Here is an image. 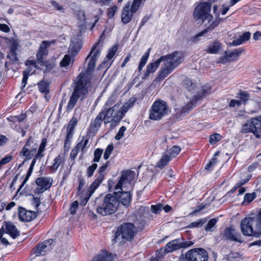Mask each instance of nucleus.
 Here are the masks:
<instances>
[{
	"label": "nucleus",
	"mask_w": 261,
	"mask_h": 261,
	"mask_svg": "<svg viewBox=\"0 0 261 261\" xmlns=\"http://www.w3.org/2000/svg\"><path fill=\"white\" fill-rule=\"evenodd\" d=\"M184 58V53L179 51H174L169 55L162 56L164 63L159 72L158 79L162 80L167 77L182 62Z\"/></svg>",
	"instance_id": "f257e3e1"
},
{
	"label": "nucleus",
	"mask_w": 261,
	"mask_h": 261,
	"mask_svg": "<svg viewBox=\"0 0 261 261\" xmlns=\"http://www.w3.org/2000/svg\"><path fill=\"white\" fill-rule=\"evenodd\" d=\"M76 86L68 101L66 111L69 112L74 108L79 98L83 99L84 96L88 93L90 86V82L88 77L81 73L76 79Z\"/></svg>",
	"instance_id": "f03ea898"
},
{
	"label": "nucleus",
	"mask_w": 261,
	"mask_h": 261,
	"mask_svg": "<svg viewBox=\"0 0 261 261\" xmlns=\"http://www.w3.org/2000/svg\"><path fill=\"white\" fill-rule=\"evenodd\" d=\"M136 177V173L134 171L126 170L122 171L119 179L114 188L115 190L114 194L115 195L119 194L126 195V196L132 195V189L133 182Z\"/></svg>",
	"instance_id": "7ed1b4c3"
},
{
	"label": "nucleus",
	"mask_w": 261,
	"mask_h": 261,
	"mask_svg": "<svg viewBox=\"0 0 261 261\" xmlns=\"http://www.w3.org/2000/svg\"><path fill=\"white\" fill-rule=\"evenodd\" d=\"M136 233V228L133 224L130 223H124L117 228L113 241L114 242H121V240L123 239L131 241Z\"/></svg>",
	"instance_id": "20e7f679"
},
{
	"label": "nucleus",
	"mask_w": 261,
	"mask_h": 261,
	"mask_svg": "<svg viewBox=\"0 0 261 261\" xmlns=\"http://www.w3.org/2000/svg\"><path fill=\"white\" fill-rule=\"evenodd\" d=\"M169 108L167 102L158 99L152 104L149 111V118L153 120H158L167 115Z\"/></svg>",
	"instance_id": "39448f33"
},
{
	"label": "nucleus",
	"mask_w": 261,
	"mask_h": 261,
	"mask_svg": "<svg viewBox=\"0 0 261 261\" xmlns=\"http://www.w3.org/2000/svg\"><path fill=\"white\" fill-rule=\"evenodd\" d=\"M119 205L117 197H105L103 203L97 208V212L102 216L111 215L116 212Z\"/></svg>",
	"instance_id": "423d86ee"
},
{
	"label": "nucleus",
	"mask_w": 261,
	"mask_h": 261,
	"mask_svg": "<svg viewBox=\"0 0 261 261\" xmlns=\"http://www.w3.org/2000/svg\"><path fill=\"white\" fill-rule=\"evenodd\" d=\"M102 112H104L105 117V123L110 122H119L123 117V114L120 111V105H115L111 108L105 109Z\"/></svg>",
	"instance_id": "0eeeda50"
},
{
	"label": "nucleus",
	"mask_w": 261,
	"mask_h": 261,
	"mask_svg": "<svg viewBox=\"0 0 261 261\" xmlns=\"http://www.w3.org/2000/svg\"><path fill=\"white\" fill-rule=\"evenodd\" d=\"M210 2H203L200 3L195 9L194 16L196 20L200 19L203 22L207 18H210V12L211 10V2H214V0H209Z\"/></svg>",
	"instance_id": "6e6552de"
},
{
	"label": "nucleus",
	"mask_w": 261,
	"mask_h": 261,
	"mask_svg": "<svg viewBox=\"0 0 261 261\" xmlns=\"http://www.w3.org/2000/svg\"><path fill=\"white\" fill-rule=\"evenodd\" d=\"M242 132L244 133L252 132L257 138L261 137V117L252 118L245 124Z\"/></svg>",
	"instance_id": "1a4fd4ad"
},
{
	"label": "nucleus",
	"mask_w": 261,
	"mask_h": 261,
	"mask_svg": "<svg viewBox=\"0 0 261 261\" xmlns=\"http://www.w3.org/2000/svg\"><path fill=\"white\" fill-rule=\"evenodd\" d=\"M187 261H207L208 254L207 251L202 248H196L190 249L185 254Z\"/></svg>",
	"instance_id": "9d476101"
},
{
	"label": "nucleus",
	"mask_w": 261,
	"mask_h": 261,
	"mask_svg": "<svg viewBox=\"0 0 261 261\" xmlns=\"http://www.w3.org/2000/svg\"><path fill=\"white\" fill-rule=\"evenodd\" d=\"M208 90L204 89L203 88L198 92V94L195 95L194 97L190 100H188L185 103V105L182 107L178 112L181 115H185L189 113L195 106L196 101L204 96L208 93Z\"/></svg>",
	"instance_id": "9b49d317"
},
{
	"label": "nucleus",
	"mask_w": 261,
	"mask_h": 261,
	"mask_svg": "<svg viewBox=\"0 0 261 261\" xmlns=\"http://www.w3.org/2000/svg\"><path fill=\"white\" fill-rule=\"evenodd\" d=\"M109 162H108L106 164L102 165L99 169V174L98 175L95 180L91 184V185L88 188L87 191V195L91 196L99 185L102 182L104 179L105 175L103 172L106 170L108 167Z\"/></svg>",
	"instance_id": "f8f14e48"
},
{
	"label": "nucleus",
	"mask_w": 261,
	"mask_h": 261,
	"mask_svg": "<svg viewBox=\"0 0 261 261\" xmlns=\"http://www.w3.org/2000/svg\"><path fill=\"white\" fill-rule=\"evenodd\" d=\"M53 240L49 239L38 244L34 249V253L37 256L45 255L53 249Z\"/></svg>",
	"instance_id": "ddd939ff"
},
{
	"label": "nucleus",
	"mask_w": 261,
	"mask_h": 261,
	"mask_svg": "<svg viewBox=\"0 0 261 261\" xmlns=\"http://www.w3.org/2000/svg\"><path fill=\"white\" fill-rule=\"evenodd\" d=\"M254 218L249 217L243 219L241 222V228L242 233L245 236H255L256 232L252 228Z\"/></svg>",
	"instance_id": "4468645a"
},
{
	"label": "nucleus",
	"mask_w": 261,
	"mask_h": 261,
	"mask_svg": "<svg viewBox=\"0 0 261 261\" xmlns=\"http://www.w3.org/2000/svg\"><path fill=\"white\" fill-rule=\"evenodd\" d=\"M37 147V145L31 141V138H30L22 147L20 154L29 160L34 155Z\"/></svg>",
	"instance_id": "2eb2a0df"
},
{
	"label": "nucleus",
	"mask_w": 261,
	"mask_h": 261,
	"mask_svg": "<svg viewBox=\"0 0 261 261\" xmlns=\"http://www.w3.org/2000/svg\"><path fill=\"white\" fill-rule=\"evenodd\" d=\"M244 50L242 48H238L234 51H226L224 53L223 57L220 58L219 62L225 63L227 62L237 61L239 56L243 52Z\"/></svg>",
	"instance_id": "dca6fc26"
},
{
	"label": "nucleus",
	"mask_w": 261,
	"mask_h": 261,
	"mask_svg": "<svg viewBox=\"0 0 261 261\" xmlns=\"http://www.w3.org/2000/svg\"><path fill=\"white\" fill-rule=\"evenodd\" d=\"M35 182L38 186L37 190L39 193H42L50 187L53 179L49 177H41L37 178Z\"/></svg>",
	"instance_id": "f3484780"
},
{
	"label": "nucleus",
	"mask_w": 261,
	"mask_h": 261,
	"mask_svg": "<svg viewBox=\"0 0 261 261\" xmlns=\"http://www.w3.org/2000/svg\"><path fill=\"white\" fill-rule=\"evenodd\" d=\"M19 219L23 222H29L35 219L37 214L36 212L27 210L25 208L20 207L18 210Z\"/></svg>",
	"instance_id": "a211bd4d"
},
{
	"label": "nucleus",
	"mask_w": 261,
	"mask_h": 261,
	"mask_svg": "<svg viewBox=\"0 0 261 261\" xmlns=\"http://www.w3.org/2000/svg\"><path fill=\"white\" fill-rule=\"evenodd\" d=\"M207 23L206 24V28L203 31L200 32L197 35L198 36H202L204 34L213 30L220 22L221 19L220 18H213L211 15V18H207Z\"/></svg>",
	"instance_id": "6ab92c4d"
},
{
	"label": "nucleus",
	"mask_w": 261,
	"mask_h": 261,
	"mask_svg": "<svg viewBox=\"0 0 261 261\" xmlns=\"http://www.w3.org/2000/svg\"><path fill=\"white\" fill-rule=\"evenodd\" d=\"M224 236L227 239L230 240L241 242L240 240L241 236L239 233L237 232L236 230L232 227L226 228L224 231Z\"/></svg>",
	"instance_id": "aec40b11"
},
{
	"label": "nucleus",
	"mask_w": 261,
	"mask_h": 261,
	"mask_svg": "<svg viewBox=\"0 0 261 261\" xmlns=\"http://www.w3.org/2000/svg\"><path fill=\"white\" fill-rule=\"evenodd\" d=\"M115 256L107 251H103L94 256L92 261H113Z\"/></svg>",
	"instance_id": "412c9836"
},
{
	"label": "nucleus",
	"mask_w": 261,
	"mask_h": 261,
	"mask_svg": "<svg viewBox=\"0 0 261 261\" xmlns=\"http://www.w3.org/2000/svg\"><path fill=\"white\" fill-rule=\"evenodd\" d=\"M132 12L129 10V4H127L124 8L121 14V20L124 24L128 23L132 17Z\"/></svg>",
	"instance_id": "4be33fe9"
},
{
	"label": "nucleus",
	"mask_w": 261,
	"mask_h": 261,
	"mask_svg": "<svg viewBox=\"0 0 261 261\" xmlns=\"http://www.w3.org/2000/svg\"><path fill=\"white\" fill-rule=\"evenodd\" d=\"M5 227L6 232L10 235L13 239H15L19 236V232L17 229L11 222H6Z\"/></svg>",
	"instance_id": "5701e85b"
},
{
	"label": "nucleus",
	"mask_w": 261,
	"mask_h": 261,
	"mask_svg": "<svg viewBox=\"0 0 261 261\" xmlns=\"http://www.w3.org/2000/svg\"><path fill=\"white\" fill-rule=\"evenodd\" d=\"M161 62H163L161 57L155 60L154 62H152L149 64L146 68V72L145 73V75L146 76H148L150 73H152L156 70V69L159 66Z\"/></svg>",
	"instance_id": "b1692460"
},
{
	"label": "nucleus",
	"mask_w": 261,
	"mask_h": 261,
	"mask_svg": "<svg viewBox=\"0 0 261 261\" xmlns=\"http://www.w3.org/2000/svg\"><path fill=\"white\" fill-rule=\"evenodd\" d=\"M171 159H172L170 158L169 154L165 152L162 154L161 159L156 163V167L160 169H163L168 164Z\"/></svg>",
	"instance_id": "393cba45"
},
{
	"label": "nucleus",
	"mask_w": 261,
	"mask_h": 261,
	"mask_svg": "<svg viewBox=\"0 0 261 261\" xmlns=\"http://www.w3.org/2000/svg\"><path fill=\"white\" fill-rule=\"evenodd\" d=\"M166 249L169 252L180 249L179 239H175L165 245Z\"/></svg>",
	"instance_id": "a878e982"
},
{
	"label": "nucleus",
	"mask_w": 261,
	"mask_h": 261,
	"mask_svg": "<svg viewBox=\"0 0 261 261\" xmlns=\"http://www.w3.org/2000/svg\"><path fill=\"white\" fill-rule=\"evenodd\" d=\"M101 50V48L99 47V43H97L92 47L91 50L86 59L91 56V59L97 61L100 56Z\"/></svg>",
	"instance_id": "bb28decb"
},
{
	"label": "nucleus",
	"mask_w": 261,
	"mask_h": 261,
	"mask_svg": "<svg viewBox=\"0 0 261 261\" xmlns=\"http://www.w3.org/2000/svg\"><path fill=\"white\" fill-rule=\"evenodd\" d=\"M138 215L142 219H150L152 217L150 213L149 208L147 206H141L138 211Z\"/></svg>",
	"instance_id": "cd10ccee"
},
{
	"label": "nucleus",
	"mask_w": 261,
	"mask_h": 261,
	"mask_svg": "<svg viewBox=\"0 0 261 261\" xmlns=\"http://www.w3.org/2000/svg\"><path fill=\"white\" fill-rule=\"evenodd\" d=\"M251 34L247 32L244 33L239 38L233 40L231 43V45L233 46H237L241 44L244 41H247L250 38Z\"/></svg>",
	"instance_id": "c85d7f7f"
},
{
	"label": "nucleus",
	"mask_w": 261,
	"mask_h": 261,
	"mask_svg": "<svg viewBox=\"0 0 261 261\" xmlns=\"http://www.w3.org/2000/svg\"><path fill=\"white\" fill-rule=\"evenodd\" d=\"M135 101L136 98L133 97L130 98L127 102H126L122 107H120V111L123 114V116L126 112L134 106Z\"/></svg>",
	"instance_id": "c756f323"
},
{
	"label": "nucleus",
	"mask_w": 261,
	"mask_h": 261,
	"mask_svg": "<svg viewBox=\"0 0 261 261\" xmlns=\"http://www.w3.org/2000/svg\"><path fill=\"white\" fill-rule=\"evenodd\" d=\"M103 120H104V122L105 121L104 112H101L95 119L92 124V127L94 129H97L100 126Z\"/></svg>",
	"instance_id": "7c9ffc66"
},
{
	"label": "nucleus",
	"mask_w": 261,
	"mask_h": 261,
	"mask_svg": "<svg viewBox=\"0 0 261 261\" xmlns=\"http://www.w3.org/2000/svg\"><path fill=\"white\" fill-rule=\"evenodd\" d=\"M77 17L79 20V27L80 28V32H81L86 28V21L84 12L82 11L79 12L77 14Z\"/></svg>",
	"instance_id": "2f4dec72"
},
{
	"label": "nucleus",
	"mask_w": 261,
	"mask_h": 261,
	"mask_svg": "<svg viewBox=\"0 0 261 261\" xmlns=\"http://www.w3.org/2000/svg\"><path fill=\"white\" fill-rule=\"evenodd\" d=\"M184 85L189 91L192 92L195 90L196 87L197 86V84L196 82L189 78H186L184 81Z\"/></svg>",
	"instance_id": "473e14b6"
},
{
	"label": "nucleus",
	"mask_w": 261,
	"mask_h": 261,
	"mask_svg": "<svg viewBox=\"0 0 261 261\" xmlns=\"http://www.w3.org/2000/svg\"><path fill=\"white\" fill-rule=\"evenodd\" d=\"M208 203L203 202V203H201L200 204L197 205L196 207L195 210L193 211V212H192V213H191L190 214V216H193L196 215L197 213L199 212L201 210H203L204 208H205V207L208 206L211 203V202L212 201H213L214 198H208Z\"/></svg>",
	"instance_id": "72a5a7b5"
},
{
	"label": "nucleus",
	"mask_w": 261,
	"mask_h": 261,
	"mask_svg": "<svg viewBox=\"0 0 261 261\" xmlns=\"http://www.w3.org/2000/svg\"><path fill=\"white\" fill-rule=\"evenodd\" d=\"M47 143V140L46 138H43L41 141V143L40 145L37 153L35 155L36 159H41L44 156L43 152L44 151L46 147Z\"/></svg>",
	"instance_id": "f704fd0d"
},
{
	"label": "nucleus",
	"mask_w": 261,
	"mask_h": 261,
	"mask_svg": "<svg viewBox=\"0 0 261 261\" xmlns=\"http://www.w3.org/2000/svg\"><path fill=\"white\" fill-rule=\"evenodd\" d=\"M49 83L42 80L38 84L39 91L42 93L47 94L49 92Z\"/></svg>",
	"instance_id": "c9c22d12"
},
{
	"label": "nucleus",
	"mask_w": 261,
	"mask_h": 261,
	"mask_svg": "<svg viewBox=\"0 0 261 261\" xmlns=\"http://www.w3.org/2000/svg\"><path fill=\"white\" fill-rule=\"evenodd\" d=\"M150 50H151V48H148L147 50V51H146V53L144 54V55L141 58L140 62L139 64V66H138V70L139 71H141V70L142 69L143 67L146 64V63L147 61L148 58L149 57Z\"/></svg>",
	"instance_id": "e433bc0d"
},
{
	"label": "nucleus",
	"mask_w": 261,
	"mask_h": 261,
	"mask_svg": "<svg viewBox=\"0 0 261 261\" xmlns=\"http://www.w3.org/2000/svg\"><path fill=\"white\" fill-rule=\"evenodd\" d=\"M150 50H151V48H148L147 50V51H146V53L144 54V55L141 58L140 62L139 64V66H138V70L139 71H141V70L142 69L143 67L146 64V63L147 61L148 58L149 57Z\"/></svg>",
	"instance_id": "4c0bfd02"
},
{
	"label": "nucleus",
	"mask_w": 261,
	"mask_h": 261,
	"mask_svg": "<svg viewBox=\"0 0 261 261\" xmlns=\"http://www.w3.org/2000/svg\"><path fill=\"white\" fill-rule=\"evenodd\" d=\"M221 49V45L219 42H214L210 45L207 52L210 54H217Z\"/></svg>",
	"instance_id": "58836bf2"
},
{
	"label": "nucleus",
	"mask_w": 261,
	"mask_h": 261,
	"mask_svg": "<svg viewBox=\"0 0 261 261\" xmlns=\"http://www.w3.org/2000/svg\"><path fill=\"white\" fill-rule=\"evenodd\" d=\"M89 140L86 138L85 137H82V140L79 142L75 146V148L79 150H81L82 153H84V149L86 147L87 144L88 143Z\"/></svg>",
	"instance_id": "ea45409f"
},
{
	"label": "nucleus",
	"mask_w": 261,
	"mask_h": 261,
	"mask_svg": "<svg viewBox=\"0 0 261 261\" xmlns=\"http://www.w3.org/2000/svg\"><path fill=\"white\" fill-rule=\"evenodd\" d=\"M37 159H36L35 158L33 160L32 163H31V164L30 165V168L29 169V171H28L27 172V176L26 177H25L23 181L22 182V183L21 184V185L20 186L18 190H17V192H18L21 189V188L24 185V184L26 183V182L27 181L28 179V178L30 176V175H31L32 172V170H33V167L34 166V164H35L36 163V161Z\"/></svg>",
	"instance_id": "a19ab883"
},
{
	"label": "nucleus",
	"mask_w": 261,
	"mask_h": 261,
	"mask_svg": "<svg viewBox=\"0 0 261 261\" xmlns=\"http://www.w3.org/2000/svg\"><path fill=\"white\" fill-rule=\"evenodd\" d=\"M181 149L179 146L175 145L170 148L168 151H166L168 153L171 159L175 157L180 151Z\"/></svg>",
	"instance_id": "79ce46f5"
},
{
	"label": "nucleus",
	"mask_w": 261,
	"mask_h": 261,
	"mask_svg": "<svg viewBox=\"0 0 261 261\" xmlns=\"http://www.w3.org/2000/svg\"><path fill=\"white\" fill-rule=\"evenodd\" d=\"M71 63V57L68 55L64 56L63 59L61 61L60 65L61 67L67 69Z\"/></svg>",
	"instance_id": "37998d69"
},
{
	"label": "nucleus",
	"mask_w": 261,
	"mask_h": 261,
	"mask_svg": "<svg viewBox=\"0 0 261 261\" xmlns=\"http://www.w3.org/2000/svg\"><path fill=\"white\" fill-rule=\"evenodd\" d=\"M50 45V42H47L46 41H43L41 43L40 47L38 53H41L42 54H44V55H46L47 54V48Z\"/></svg>",
	"instance_id": "c03bdc74"
},
{
	"label": "nucleus",
	"mask_w": 261,
	"mask_h": 261,
	"mask_svg": "<svg viewBox=\"0 0 261 261\" xmlns=\"http://www.w3.org/2000/svg\"><path fill=\"white\" fill-rule=\"evenodd\" d=\"M62 160V158L61 155H59L54 160V163L51 166L50 169L53 171H56L59 168Z\"/></svg>",
	"instance_id": "a18cd8bd"
},
{
	"label": "nucleus",
	"mask_w": 261,
	"mask_h": 261,
	"mask_svg": "<svg viewBox=\"0 0 261 261\" xmlns=\"http://www.w3.org/2000/svg\"><path fill=\"white\" fill-rule=\"evenodd\" d=\"M206 221V219H200L197 221L191 223L188 226V228H192L194 227H200Z\"/></svg>",
	"instance_id": "49530a36"
},
{
	"label": "nucleus",
	"mask_w": 261,
	"mask_h": 261,
	"mask_svg": "<svg viewBox=\"0 0 261 261\" xmlns=\"http://www.w3.org/2000/svg\"><path fill=\"white\" fill-rule=\"evenodd\" d=\"M217 222V219L213 218L211 219L205 227V230L206 231H212L213 228L215 226Z\"/></svg>",
	"instance_id": "de8ad7c7"
},
{
	"label": "nucleus",
	"mask_w": 261,
	"mask_h": 261,
	"mask_svg": "<svg viewBox=\"0 0 261 261\" xmlns=\"http://www.w3.org/2000/svg\"><path fill=\"white\" fill-rule=\"evenodd\" d=\"M167 253H169V252L166 250L165 247L164 248H161L156 251L155 259L157 260H159V259L164 257Z\"/></svg>",
	"instance_id": "09e8293b"
},
{
	"label": "nucleus",
	"mask_w": 261,
	"mask_h": 261,
	"mask_svg": "<svg viewBox=\"0 0 261 261\" xmlns=\"http://www.w3.org/2000/svg\"><path fill=\"white\" fill-rule=\"evenodd\" d=\"M222 139V136L219 134L215 133L210 136V143L211 144H215Z\"/></svg>",
	"instance_id": "8fccbe9b"
},
{
	"label": "nucleus",
	"mask_w": 261,
	"mask_h": 261,
	"mask_svg": "<svg viewBox=\"0 0 261 261\" xmlns=\"http://www.w3.org/2000/svg\"><path fill=\"white\" fill-rule=\"evenodd\" d=\"M117 198L118 199V201L120 203H121L124 206H128L130 202L131 197H117Z\"/></svg>",
	"instance_id": "3c124183"
},
{
	"label": "nucleus",
	"mask_w": 261,
	"mask_h": 261,
	"mask_svg": "<svg viewBox=\"0 0 261 261\" xmlns=\"http://www.w3.org/2000/svg\"><path fill=\"white\" fill-rule=\"evenodd\" d=\"M79 205V202L78 201L75 200L73 201L71 204L69 208V212L70 214L73 215L75 214L76 210H77Z\"/></svg>",
	"instance_id": "603ef678"
},
{
	"label": "nucleus",
	"mask_w": 261,
	"mask_h": 261,
	"mask_svg": "<svg viewBox=\"0 0 261 261\" xmlns=\"http://www.w3.org/2000/svg\"><path fill=\"white\" fill-rule=\"evenodd\" d=\"M102 152L103 150L100 148H97L96 150H95L94 152V158L93 159V162H98L99 161Z\"/></svg>",
	"instance_id": "864d4df0"
},
{
	"label": "nucleus",
	"mask_w": 261,
	"mask_h": 261,
	"mask_svg": "<svg viewBox=\"0 0 261 261\" xmlns=\"http://www.w3.org/2000/svg\"><path fill=\"white\" fill-rule=\"evenodd\" d=\"M113 149L114 147L112 144H110L107 146L103 154V158L105 160H107L109 159Z\"/></svg>",
	"instance_id": "5fc2aeb1"
},
{
	"label": "nucleus",
	"mask_w": 261,
	"mask_h": 261,
	"mask_svg": "<svg viewBox=\"0 0 261 261\" xmlns=\"http://www.w3.org/2000/svg\"><path fill=\"white\" fill-rule=\"evenodd\" d=\"M143 0H134L131 7L132 13L136 12L140 7Z\"/></svg>",
	"instance_id": "6e6d98bb"
},
{
	"label": "nucleus",
	"mask_w": 261,
	"mask_h": 261,
	"mask_svg": "<svg viewBox=\"0 0 261 261\" xmlns=\"http://www.w3.org/2000/svg\"><path fill=\"white\" fill-rule=\"evenodd\" d=\"M254 222H256V229L261 233V210L258 212L256 219H254Z\"/></svg>",
	"instance_id": "4d7b16f0"
},
{
	"label": "nucleus",
	"mask_w": 261,
	"mask_h": 261,
	"mask_svg": "<svg viewBox=\"0 0 261 261\" xmlns=\"http://www.w3.org/2000/svg\"><path fill=\"white\" fill-rule=\"evenodd\" d=\"M118 49V47L117 46H113L111 49H110L109 53L107 56L106 58L108 60H111L116 54Z\"/></svg>",
	"instance_id": "13d9d810"
},
{
	"label": "nucleus",
	"mask_w": 261,
	"mask_h": 261,
	"mask_svg": "<svg viewBox=\"0 0 261 261\" xmlns=\"http://www.w3.org/2000/svg\"><path fill=\"white\" fill-rule=\"evenodd\" d=\"M30 71L25 70L23 73V78L21 82V89L24 88L27 83V80L29 75Z\"/></svg>",
	"instance_id": "bf43d9fd"
},
{
	"label": "nucleus",
	"mask_w": 261,
	"mask_h": 261,
	"mask_svg": "<svg viewBox=\"0 0 261 261\" xmlns=\"http://www.w3.org/2000/svg\"><path fill=\"white\" fill-rule=\"evenodd\" d=\"M79 187L78 191L79 192H82L83 191L84 188L86 185V182L82 177H79L78 178Z\"/></svg>",
	"instance_id": "052dcab7"
},
{
	"label": "nucleus",
	"mask_w": 261,
	"mask_h": 261,
	"mask_svg": "<svg viewBox=\"0 0 261 261\" xmlns=\"http://www.w3.org/2000/svg\"><path fill=\"white\" fill-rule=\"evenodd\" d=\"M194 242L191 241H186L181 242L179 240L180 249L189 247L192 246L194 244Z\"/></svg>",
	"instance_id": "680f3d73"
},
{
	"label": "nucleus",
	"mask_w": 261,
	"mask_h": 261,
	"mask_svg": "<svg viewBox=\"0 0 261 261\" xmlns=\"http://www.w3.org/2000/svg\"><path fill=\"white\" fill-rule=\"evenodd\" d=\"M126 127L125 126H122L119 129L118 133L116 134L115 136V139L117 140H120L124 136V133L126 130Z\"/></svg>",
	"instance_id": "e2e57ef3"
},
{
	"label": "nucleus",
	"mask_w": 261,
	"mask_h": 261,
	"mask_svg": "<svg viewBox=\"0 0 261 261\" xmlns=\"http://www.w3.org/2000/svg\"><path fill=\"white\" fill-rule=\"evenodd\" d=\"M18 45L19 44L16 40L14 39L11 40L10 43V51H16L18 48Z\"/></svg>",
	"instance_id": "0e129e2a"
},
{
	"label": "nucleus",
	"mask_w": 261,
	"mask_h": 261,
	"mask_svg": "<svg viewBox=\"0 0 261 261\" xmlns=\"http://www.w3.org/2000/svg\"><path fill=\"white\" fill-rule=\"evenodd\" d=\"M97 167V165L95 163L88 168L87 170V174L88 177H91L93 175V172L96 169Z\"/></svg>",
	"instance_id": "69168bd1"
},
{
	"label": "nucleus",
	"mask_w": 261,
	"mask_h": 261,
	"mask_svg": "<svg viewBox=\"0 0 261 261\" xmlns=\"http://www.w3.org/2000/svg\"><path fill=\"white\" fill-rule=\"evenodd\" d=\"M163 206L162 204H158L157 205H152L151 206V210L152 212L154 214H158L160 212L162 211V206Z\"/></svg>",
	"instance_id": "338daca9"
},
{
	"label": "nucleus",
	"mask_w": 261,
	"mask_h": 261,
	"mask_svg": "<svg viewBox=\"0 0 261 261\" xmlns=\"http://www.w3.org/2000/svg\"><path fill=\"white\" fill-rule=\"evenodd\" d=\"M32 204L34 205L36 210L39 211L40 210L39 206L40 205V197H33L32 201Z\"/></svg>",
	"instance_id": "774afa93"
}]
</instances>
